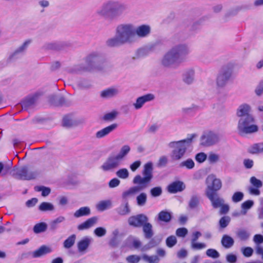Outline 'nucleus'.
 <instances>
[{"mask_svg":"<svg viewBox=\"0 0 263 263\" xmlns=\"http://www.w3.org/2000/svg\"><path fill=\"white\" fill-rule=\"evenodd\" d=\"M189 53L190 49L186 44L176 45L164 53L161 59V64L167 68L178 66L185 61Z\"/></svg>","mask_w":263,"mask_h":263,"instance_id":"nucleus-1","label":"nucleus"},{"mask_svg":"<svg viewBox=\"0 0 263 263\" xmlns=\"http://www.w3.org/2000/svg\"><path fill=\"white\" fill-rule=\"evenodd\" d=\"M135 41V25L131 23H123L117 25L115 36L108 39L106 45L110 47H117Z\"/></svg>","mask_w":263,"mask_h":263,"instance_id":"nucleus-2","label":"nucleus"},{"mask_svg":"<svg viewBox=\"0 0 263 263\" xmlns=\"http://www.w3.org/2000/svg\"><path fill=\"white\" fill-rule=\"evenodd\" d=\"M128 10V5L117 1L110 0L104 3L97 11V14L102 17H116L125 14Z\"/></svg>","mask_w":263,"mask_h":263,"instance_id":"nucleus-3","label":"nucleus"},{"mask_svg":"<svg viewBox=\"0 0 263 263\" xmlns=\"http://www.w3.org/2000/svg\"><path fill=\"white\" fill-rule=\"evenodd\" d=\"M195 136V135L192 134L189 135L185 139L171 142L168 144L170 147L174 148L171 155L173 160H178L183 157L187 147L190 145Z\"/></svg>","mask_w":263,"mask_h":263,"instance_id":"nucleus-4","label":"nucleus"},{"mask_svg":"<svg viewBox=\"0 0 263 263\" xmlns=\"http://www.w3.org/2000/svg\"><path fill=\"white\" fill-rule=\"evenodd\" d=\"M255 122L254 117L239 119L237 127L238 134L243 136L257 133L259 128Z\"/></svg>","mask_w":263,"mask_h":263,"instance_id":"nucleus-5","label":"nucleus"},{"mask_svg":"<svg viewBox=\"0 0 263 263\" xmlns=\"http://www.w3.org/2000/svg\"><path fill=\"white\" fill-rule=\"evenodd\" d=\"M151 181V180L146 177H142L139 175H136L134 177L133 182L134 184H137L138 185L133 186L128 190L124 192L122 195V198L125 199L144 190L148 186Z\"/></svg>","mask_w":263,"mask_h":263,"instance_id":"nucleus-6","label":"nucleus"},{"mask_svg":"<svg viewBox=\"0 0 263 263\" xmlns=\"http://www.w3.org/2000/svg\"><path fill=\"white\" fill-rule=\"evenodd\" d=\"M232 65H228L221 69L216 79V84L218 87H223L226 85L232 76Z\"/></svg>","mask_w":263,"mask_h":263,"instance_id":"nucleus-7","label":"nucleus"},{"mask_svg":"<svg viewBox=\"0 0 263 263\" xmlns=\"http://www.w3.org/2000/svg\"><path fill=\"white\" fill-rule=\"evenodd\" d=\"M39 174L37 170L24 166L17 169L15 173L16 178L21 180H29L35 179Z\"/></svg>","mask_w":263,"mask_h":263,"instance_id":"nucleus-8","label":"nucleus"},{"mask_svg":"<svg viewBox=\"0 0 263 263\" xmlns=\"http://www.w3.org/2000/svg\"><path fill=\"white\" fill-rule=\"evenodd\" d=\"M121 161L115 155H109L101 165L100 168L104 172L112 171L118 168Z\"/></svg>","mask_w":263,"mask_h":263,"instance_id":"nucleus-9","label":"nucleus"},{"mask_svg":"<svg viewBox=\"0 0 263 263\" xmlns=\"http://www.w3.org/2000/svg\"><path fill=\"white\" fill-rule=\"evenodd\" d=\"M206 182L207 183L206 192H208L210 190L216 192L219 190L222 186L221 180L217 178L213 174L210 175L207 177Z\"/></svg>","mask_w":263,"mask_h":263,"instance_id":"nucleus-10","label":"nucleus"},{"mask_svg":"<svg viewBox=\"0 0 263 263\" xmlns=\"http://www.w3.org/2000/svg\"><path fill=\"white\" fill-rule=\"evenodd\" d=\"M252 112L251 106L247 103H243L238 106L236 111V115L239 119L254 117Z\"/></svg>","mask_w":263,"mask_h":263,"instance_id":"nucleus-11","label":"nucleus"},{"mask_svg":"<svg viewBox=\"0 0 263 263\" xmlns=\"http://www.w3.org/2000/svg\"><path fill=\"white\" fill-rule=\"evenodd\" d=\"M155 96L152 93H148L137 98L133 105L136 110L141 109L145 103L153 101Z\"/></svg>","mask_w":263,"mask_h":263,"instance_id":"nucleus-12","label":"nucleus"},{"mask_svg":"<svg viewBox=\"0 0 263 263\" xmlns=\"http://www.w3.org/2000/svg\"><path fill=\"white\" fill-rule=\"evenodd\" d=\"M148 220L147 217L143 214L130 217L128 219L130 226L135 227H140Z\"/></svg>","mask_w":263,"mask_h":263,"instance_id":"nucleus-13","label":"nucleus"},{"mask_svg":"<svg viewBox=\"0 0 263 263\" xmlns=\"http://www.w3.org/2000/svg\"><path fill=\"white\" fill-rule=\"evenodd\" d=\"M151 32V27L149 25L143 24L135 27V36L137 35L140 38H144L149 36Z\"/></svg>","mask_w":263,"mask_h":263,"instance_id":"nucleus-14","label":"nucleus"},{"mask_svg":"<svg viewBox=\"0 0 263 263\" xmlns=\"http://www.w3.org/2000/svg\"><path fill=\"white\" fill-rule=\"evenodd\" d=\"M205 193L214 208H219L224 203V200L220 198L216 192L210 190L208 192H205Z\"/></svg>","mask_w":263,"mask_h":263,"instance_id":"nucleus-15","label":"nucleus"},{"mask_svg":"<svg viewBox=\"0 0 263 263\" xmlns=\"http://www.w3.org/2000/svg\"><path fill=\"white\" fill-rule=\"evenodd\" d=\"M219 140L218 136L213 133H208L201 137V144L204 146L212 145Z\"/></svg>","mask_w":263,"mask_h":263,"instance_id":"nucleus-16","label":"nucleus"},{"mask_svg":"<svg viewBox=\"0 0 263 263\" xmlns=\"http://www.w3.org/2000/svg\"><path fill=\"white\" fill-rule=\"evenodd\" d=\"M119 93L118 88L111 87L102 90L100 93V96L103 99H109L116 97Z\"/></svg>","mask_w":263,"mask_h":263,"instance_id":"nucleus-17","label":"nucleus"},{"mask_svg":"<svg viewBox=\"0 0 263 263\" xmlns=\"http://www.w3.org/2000/svg\"><path fill=\"white\" fill-rule=\"evenodd\" d=\"M104 60V55L98 51L92 52L87 58V61L92 64H99L102 62Z\"/></svg>","mask_w":263,"mask_h":263,"instance_id":"nucleus-18","label":"nucleus"},{"mask_svg":"<svg viewBox=\"0 0 263 263\" xmlns=\"http://www.w3.org/2000/svg\"><path fill=\"white\" fill-rule=\"evenodd\" d=\"M91 242V238L88 237H85L79 240L77 243L78 251L79 253L84 254Z\"/></svg>","mask_w":263,"mask_h":263,"instance_id":"nucleus-19","label":"nucleus"},{"mask_svg":"<svg viewBox=\"0 0 263 263\" xmlns=\"http://www.w3.org/2000/svg\"><path fill=\"white\" fill-rule=\"evenodd\" d=\"M118 127L116 123L112 124L99 131L96 134V137L98 139L104 138L114 131Z\"/></svg>","mask_w":263,"mask_h":263,"instance_id":"nucleus-20","label":"nucleus"},{"mask_svg":"<svg viewBox=\"0 0 263 263\" xmlns=\"http://www.w3.org/2000/svg\"><path fill=\"white\" fill-rule=\"evenodd\" d=\"M98 221V218L97 217H92L79 224L78 226V229L80 231L88 229L94 226L97 223Z\"/></svg>","mask_w":263,"mask_h":263,"instance_id":"nucleus-21","label":"nucleus"},{"mask_svg":"<svg viewBox=\"0 0 263 263\" xmlns=\"http://www.w3.org/2000/svg\"><path fill=\"white\" fill-rule=\"evenodd\" d=\"M185 189L184 183L179 181H175L171 183L167 187L168 191L171 193H175L181 192Z\"/></svg>","mask_w":263,"mask_h":263,"instance_id":"nucleus-22","label":"nucleus"},{"mask_svg":"<svg viewBox=\"0 0 263 263\" xmlns=\"http://www.w3.org/2000/svg\"><path fill=\"white\" fill-rule=\"evenodd\" d=\"M52 252V249L50 247L43 245L32 252V256L34 258L40 257Z\"/></svg>","mask_w":263,"mask_h":263,"instance_id":"nucleus-23","label":"nucleus"},{"mask_svg":"<svg viewBox=\"0 0 263 263\" xmlns=\"http://www.w3.org/2000/svg\"><path fill=\"white\" fill-rule=\"evenodd\" d=\"M112 201L109 199L100 201L96 204L97 210L101 212H103L107 209H110L112 208Z\"/></svg>","mask_w":263,"mask_h":263,"instance_id":"nucleus-24","label":"nucleus"},{"mask_svg":"<svg viewBox=\"0 0 263 263\" xmlns=\"http://www.w3.org/2000/svg\"><path fill=\"white\" fill-rule=\"evenodd\" d=\"M248 151L252 154L263 153V142L251 145L249 147Z\"/></svg>","mask_w":263,"mask_h":263,"instance_id":"nucleus-25","label":"nucleus"},{"mask_svg":"<svg viewBox=\"0 0 263 263\" xmlns=\"http://www.w3.org/2000/svg\"><path fill=\"white\" fill-rule=\"evenodd\" d=\"M118 214L122 216L126 215L130 212L128 202L126 201L123 202L116 210Z\"/></svg>","mask_w":263,"mask_h":263,"instance_id":"nucleus-26","label":"nucleus"},{"mask_svg":"<svg viewBox=\"0 0 263 263\" xmlns=\"http://www.w3.org/2000/svg\"><path fill=\"white\" fill-rule=\"evenodd\" d=\"M91 211L88 206H83L77 210L73 214L75 218H79L82 216H88L90 214Z\"/></svg>","mask_w":263,"mask_h":263,"instance_id":"nucleus-27","label":"nucleus"},{"mask_svg":"<svg viewBox=\"0 0 263 263\" xmlns=\"http://www.w3.org/2000/svg\"><path fill=\"white\" fill-rule=\"evenodd\" d=\"M31 43V40H27L25 41L20 46H19L14 51V52L10 56V58L12 59L14 56L17 55L18 53H22L24 52L29 45Z\"/></svg>","mask_w":263,"mask_h":263,"instance_id":"nucleus-28","label":"nucleus"},{"mask_svg":"<svg viewBox=\"0 0 263 263\" xmlns=\"http://www.w3.org/2000/svg\"><path fill=\"white\" fill-rule=\"evenodd\" d=\"M221 243L223 247L229 249L233 246L234 240L232 237L229 235L225 234L223 235L221 238Z\"/></svg>","mask_w":263,"mask_h":263,"instance_id":"nucleus-29","label":"nucleus"},{"mask_svg":"<svg viewBox=\"0 0 263 263\" xmlns=\"http://www.w3.org/2000/svg\"><path fill=\"white\" fill-rule=\"evenodd\" d=\"M153 163L149 162L145 164L142 174L144 177L152 180L153 178Z\"/></svg>","mask_w":263,"mask_h":263,"instance_id":"nucleus-30","label":"nucleus"},{"mask_svg":"<svg viewBox=\"0 0 263 263\" xmlns=\"http://www.w3.org/2000/svg\"><path fill=\"white\" fill-rule=\"evenodd\" d=\"M121 234L118 229L114 230L111 234V238L109 241V245L111 246H116L120 241Z\"/></svg>","mask_w":263,"mask_h":263,"instance_id":"nucleus-31","label":"nucleus"},{"mask_svg":"<svg viewBox=\"0 0 263 263\" xmlns=\"http://www.w3.org/2000/svg\"><path fill=\"white\" fill-rule=\"evenodd\" d=\"M130 151V147L128 145H124L121 147L120 152L115 155L122 162L124 158L129 153Z\"/></svg>","mask_w":263,"mask_h":263,"instance_id":"nucleus-32","label":"nucleus"},{"mask_svg":"<svg viewBox=\"0 0 263 263\" xmlns=\"http://www.w3.org/2000/svg\"><path fill=\"white\" fill-rule=\"evenodd\" d=\"M194 71L192 69L186 71L183 74V81L187 84H192L194 79Z\"/></svg>","mask_w":263,"mask_h":263,"instance_id":"nucleus-33","label":"nucleus"},{"mask_svg":"<svg viewBox=\"0 0 263 263\" xmlns=\"http://www.w3.org/2000/svg\"><path fill=\"white\" fill-rule=\"evenodd\" d=\"M143 231L144 233L145 237L146 238H150L153 235V232L152 230V226L151 223L146 222L143 224Z\"/></svg>","mask_w":263,"mask_h":263,"instance_id":"nucleus-34","label":"nucleus"},{"mask_svg":"<svg viewBox=\"0 0 263 263\" xmlns=\"http://www.w3.org/2000/svg\"><path fill=\"white\" fill-rule=\"evenodd\" d=\"M171 219V213L165 211H161L158 217V220L161 221L168 222Z\"/></svg>","mask_w":263,"mask_h":263,"instance_id":"nucleus-35","label":"nucleus"},{"mask_svg":"<svg viewBox=\"0 0 263 263\" xmlns=\"http://www.w3.org/2000/svg\"><path fill=\"white\" fill-rule=\"evenodd\" d=\"M76 239L75 234H72L69 236L63 243L64 247L66 249H69L71 248L74 244Z\"/></svg>","mask_w":263,"mask_h":263,"instance_id":"nucleus-36","label":"nucleus"},{"mask_svg":"<svg viewBox=\"0 0 263 263\" xmlns=\"http://www.w3.org/2000/svg\"><path fill=\"white\" fill-rule=\"evenodd\" d=\"M47 224L45 222H40L36 224L33 227V232L36 233H40L46 231Z\"/></svg>","mask_w":263,"mask_h":263,"instance_id":"nucleus-37","label":"nucleus"},{"mask_svg":"<svg viewBox=\"0 0 263 263\" xmlns=\"http://www.w3.org/2000/svg\"><path fill=\"white\" fill-rule=\"evenodd\" d=\"M141 258L147 263H158L159 261V258L157 255L148 256L147 254H143Z\"/></svg>","mask_w":263,"mask_h":263,"instance_id":"nucleus-38","label":"nucleus"},{"mask_svg":"<svg viewBox=\"0 0 263 263\" xmlns=\"http://www.w3.org/2000/svg\"><path fill=\"white\" fill-rule=\"evenodd\" d=\"M39 209L41 211H52L54 210V207L50 202H43L40 205Z\"/></svg>","mask_w":263,"mask_h":263,"instance_id":"nucleus-39","label":"nucleus"},{"mask_svg":"<svg viewBox=\"0 0 263 263\" xmlns=\"http://www.w3.org/2000/svg\"><path fill=\"white\" fill-rule=\"evenodd\" d=\"M254 202L252 200H247L245 201L241 204V208L242 211L241 212V214L242 215H246L247 212V210L251 208V207L253 205Z\"/></svg>","mask_w":263,"mask_h":263,"instance_id":"nucleus-40","label":"nucleus"},{"mask_svg":"<svg viewBox=\"0 0 263 263\" xmlns=\"http://www.w3.org/2000/svg\"><path fill=\"white\" fill-rule=\"evenodd\" d=\"M237 235L241 240L245 241L250 237V234L247 230L241 229L237 231Z\"/></svg>","mask_w":263,"mask_h":263,"instance_id":"nucleus-41","label":"nucleus"},{"mask_svg":"<svg viewBox=\"0 0 263 263\" xmlns=\"http://www.w3.org/2000/svg\"><path fill=\"white\" fill-rule=\"evenodd\" d=\"M116 174L119 178L126 179L129 176V172L127 168H123L117 171Z\"/></svg>","mask_w":263,"mask_h":263,"instance_id":"nucleus-42","label":"nucleus"},{"mask_svg":"<svg viewBox=\"0 0 263 263\" xmlns=\"http://www.w3.org/2000/svg\"><path fill=\"white\" fill-rule=\"evenodd\" d=\"M35 190L37 192H42V195L44 197L47 196L51 192V190L49 187L44 186H35Z\"/></svg>","mask_w":263,"mask_h":263,"instance_id":"nucleus-43","label":"nucleus"},{"mask_svg":"<svg viewBox=\"0 0 263 263\" xmlns=\"http://www.w3.org/2000/svg\"><path fill=\"white\" fill-rule=\"evenodd\" d=\"M137 204L139 206H143L147 200V195L144 193H142L137 197Z\"/></svg>","mask_w":263,"mask_h":263,"instance_id":"nucleus-44","label":"nucleus"},{"mask_svg":"<svg viewBox=\"0 0 263 263\" xmlns=\"http://www.w3.org/2000/svg\"><path fill=\"white\" fill-rule=\"evenodd\" d=\"M35 102V100L34 98L30 97L26 98L22 104V106L23 108L27 109L29 106L33 105Z\"/></svg>","mask_w":263,"mask_h":263,"instance_id":"nucleus-45","label":"nucleus"},{"mask_svg":"<svg viewBox=\"0 0 263 263\" xmlns=\"http://www.w3.org/2000/svg\"><path fill=\"white\" fill-rule=\"evenodd\" d=\"M195 163L193 160L188 159L180 163V167H185L187 169H192L194 167Z\"/></svg>","mask_w":263,"mask_h":263,"instance_id":"nucleus-46","label":"nucleus"},{"mask_svg":"<svg viewBox=\"0 0 263 263\" xmlns=\"http://www.w3.org/2000/svg\"><path fill=\"white\" fill-rule=\"evenodd\" d=\"M207 158L210 163H217L220 159L219 155L214 153H210Z\"/></svg>","mask_w":263,"mask_h":263,"instance_id":"nucleus-47","label":"nucleus"},{"mask_svg":"<svg viewBox=\"0 0 263 263\" xmlns=\"http://www.w3.org/2000/svg\"><path fill=\"white\" fill-rule=\"evenodd\" d=\"M142 258L137 255H129L126 258V260L128 263H138Z\"/></svg>","mask_w":263,"mask_h":263,"instance_id":"nucleus-48","label":"nucleus"},{"mask_svg":"<svg viewBox=\"0 0 263 263\" xmlns=\"http://www.w3.org/2000/svg\"><path fill=\"white\" fill-rule=\"evenodd\" d=\"M251 184L253 185L252 187L261 188L262 186V181L257 179L255 177H251L250 179Z\"/></svg>","mask_w":263,"mask_h":263,"instance_id":"nucleus-49","label":"nucleus"},{"mask_svg":"<svg viewBox=\"0 0 263 263\" xmlns=\"http://www.w3.org/2000/svg\"><path fill=\"white\" fill-rule=\"evenodd\" d=\"M206 255L213 258H217L219 257V253L214 249H209L206 251Z\"/></svg>","mask_w":263,"mask_h":263,"instance_id":"nucleus-50","label":"nucleus"},{"mask_svg":"<svg viewBox=\"0 0 263 263\" xmlns=\"http://www.w3.org/2000/svg\"><path fill=\"white\" fill-rule=\"evenodd\" d=\"M241 252L245 257H249L252 255L253 250L249 247H243L241 248Z\"/></svg>","mask_w":263,"mask_h":263,"instance_id":"nucleus-51","label":"nucleus"},{"mask_svg":"<svg viewBox=\"0 0 263 263\" xmlns=\"http://www.w3.org/2000/svg\"><path fill=\"white\" fill-rule=\"evenodd\" d=\"M176 243L177 239L175 236H169L166 240V246L169 248L173 247Z\"/></svg>","mask_w":263,"mask_h":263,"instance_id":"nucleus-52","label":"nucleus"},{"mask_svg":"<svg viewBox=\"0 0 263 263\" xmlns=\"http://www.w3.org/2000/svg\"><path fill=\"white\" fill-rule=\"evenodd\" d=\"M243 197V194L240 192H235L232 196V201L234 202H238L241 201Z\"/></svg>","mask_w":263,"mask_h":263,"instance_id":"nucleus-53","label":"nucleus"},{"mask_svg":"<svg viewBox=\"0 0 263 263\" xmlns=\"http://www.w3.org/2000/svg\"><path fill=\"white\" fill-rule=\"evenodd\" d=\"M206 247L205 243L202 242H195L191 244V248L194 250H202Z\"/></svg>","mask_w":263,"mask_h":263,"instance_id":"nucleus-54","label":"nucleus"},{"mask_svg":"<svg viewBox=\"0 0 263 263\" xmlns=\"http://www.w3.org/2000/svg\"><path fill=\"white\" fill-rule=\"evenodd\" d=\"M94 233L98 237H102L106 234V230L103 227H98L94 230Z\"/></svg>","mask_w":263,"mask_h":263,"instance_id":"nucleus-55","label":"nucleus"},{"mask_svg":"<svg viewBox=\"0 0 263 263\" xmlns=\"http://www.w3.org/2000/svg\"><path fill=\"white\" fill-rule=\"evenodd\" d=\"M230 221V218L228 216L222 217L219 220V224L222 228H226Z\"/></svg>","mask_w":263,"mask_h":263,"instance_id":"nucleus-56","label":"nucleus"},{"mask_svg":"<svg viewBox=\"0 0 263 263\" xmlns=\"http://www.w3.org/2000/svg\"><path fill=\"white\" fill-rule=\"evenodd\" d=\"M117 114L118 113L116 111L107 113L104 115V119L107 121H112L115 119Z\"/></svg>","mask_w":263,"mask_h":263,"instance_id":"nucleus-57","label":"nucleus"},{"mask_svg":"<svg viewBox=\"0 0 263 263\" xmlns=\"http://www.w3.org/2000/svg\"><path fill=\"white\" fill-rule=\"evenodd\" d=\"M199 204V199L196 196H192L190 202L189 206L192 209L196 208Z\"/></svg>","mask_w":263,"mask_h":263,"instance_id":"nucleus-58","label":"nucleus"},{"mask_svg":"<svg viewBox=\"0 0 263 263\" xmlns=\"http://www.w3.org/2000/svg\"><path fill=\"white\" fill-rule=\"evenodd\" d=\"M206 158L207 156L204 153H199L197 154L195 157L196 160L199 163L203 162L206 159Z\"/></svg>","mask_w":263,"mask_h":263,"instance_id":"nucleus-59","label":"nucleus"},{"mask_svg":"<svg viewBox=\"0 0 263 263\" xmlns=\"http://www.w3.org/2000/svg\"><path fill=\"white\" fill-rule=\"evenodd\" d=\"M162 193V189L160 187L157 186L154 187L151 190V194L153 197H157L160 196Z\"/></svg>","mask_w":263,"mask_h":263,"instance_id":"nucleus-60","label":"nucleus"},{"mask_svg":"<svg viewBox=\"0 0 263 263\" xmlns=\"http://www.w3.org/2000/svg\"><path fill=\"white\" fill-rule=\"evenodd\" d=\"M255 94L258 96H260L263 93V81L260 82L257 85L255 89Z\"/></svg>","mask_w":263,"mask_h":263,"instance_id":"nucleus-61","label":"nucleus"},{"mask_svg":"<svg viewBox=\"0 0 263 263\" xmlns=\"http://www.w3.org/2000/svg\"><path fill=\"white\" fill-rule=\"evenodd\" d=\"M120 183V181L118 179L115 178L111 179L109 181L108 186L110 188H115V187L118 186L119 185Z\"/></svg>","mask_w":263,"mask_h":263,"instance_id":"nucleus-62","label":"nucleus"},{"mask_svg":"<svg viewBox=\"0 0 263 263\" xmlns=\"http://www.w3.org/2000/svg\"><path fill=\"white\" fill-rule=\"evenodd\" d=\"M187 230L185 228H179L176 230V235L179 237H184L187 233Z\"/></svg>","mask_w":263,"mask_h":263,"instance_id":"nucleus-63","label":"nucleus"},{"mask_svg":"<svg viewBox=\"0 0 263 263\" xmlns=\"http://www.w3.org/2000/svg\"><path fill=\"white\" fill-rule=\"evenodd\" d=\"M253 241L256 245H260L263 243V236L260 234H256L254 236Z\"/></svg>","mask_w":263,"mask_h":263,"instance_id":"nucleus-64","label":"nucleus"}]
</instances>
